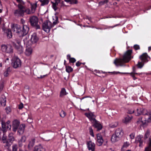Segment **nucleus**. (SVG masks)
<instances>
[{"label":"nucleus","mask_w":151,"mask_h":151,"mask_svg":"<svg viewBox=\"0 0 151 151\" xmlns=\"http://www.w3.org/2000/svg\"><path fill=\"white\" fill-rule=\"evenodd\" d=\"M12 65L14 68H17L21 67L22 61L17 56H14L12 60Z\"/></svg>","instance_id":"nucleus-3"},{"label":"nucleus","mask_w":151,"mask_h":151,"mask_svg":"<svg viewBox=\"0 0 151 151\" xmlns=\"http://www.w3.org/2000/svg\"><path fill=\"white\" fill-rule=\"evenodd\" d=\"M87 146L89 150L95 151V145L94 143L91 141H88L87 143Z\"/></svg>","instance_id":"nucleus-11"},{"label":"nucleus","mask_w":151,"mask_h":151,"mask_svg":"<svg viewBox=\"0 0 151 151\" xmlns=\"http://www.w3.org/2000/svg\"><path fill=\"white\" fill-rule=\"evenodd\" d=\"M35 143V139H32L29 142L28 146V148L30 150L34 146Z\"/></svg>","instance_id":"nucleus-26"},{"label":"nucleus","mask_w":151,"mask_h":151,"mask_svg":"<svg viewBox=\"0 0 151 151\" xmlns=\"http://www.w3.org/2000/svg\"><path fill=\"white\" fill-rule=\"evenodd\" d=\"M137 123L141 125L142 124H143L144 123L142 120V118L139 119V121H137Z\"/></svg>","instance_id":"nucleus-57"},{"label":"nucleus","mask_w":151,"mask_h":151,"mask_svg":"<svg viewBox=\"0 0 151 151\" xmlns=\"http://www.w3.org/2000/svg\"><path fill=\"white\" fill-rule=\"evenodd\" d=\"M12 30L14 32L17 33L20 37L27 35L29 31V28L26 25H23L22 28L17 24H13L12 26Z\"/></svg>","instance_id":"nucleus-1"},{"label":"nucleus","mask_w":151,"mask_h":151,"mask_svg":"<svg viewBox=\"0 0 151 151\" xmlns=\"http://www.w3.org/2000/svg\"><path fill=\"white\" fill-rule=\"evenodd\" d=\"M30 22L31 25L36 29H40V26L38 24V19L35 16H32L30 17Z\"/></svg>","instance_id":"nucleus-5"},{"label":"nucleus","mask_w":151,"mask_h":151,"mask_svg":"<svg viewBox=\"0 0 151 151\" xmlns=\"http://www.w3.org/2000/svg\"><path fill=\"white\" fill-rule=\"evenodd\" d=\"M9 140L10 142H12L14 140L13 134L11 133L9 135Z\"/></svg>","instance_id":"nucleus-31"},{"label":"nucleus","mask_w":151,"mask_h":151,"mask_svg":"<svg viewBox=\"0 0 151 151\" xmlns=\"http://www.w3.org/2000/svg\"><path fill=\"white\" fill-rule=\"evenodd\" d=\"M117 124L116 123L114 125H112V126H111V127H113V128L115 127H116L117 126Z\"/></svg>","instance_id":"nucleus-63"},{"label":"nucleus","mask_w":151,"mask_h":151,"mask_svg":"<svg viewBox=\"0 0 151 151\" xmlns=\"http://www.w3.org/2000/svg\"><path fill=\"white\" fill-rule=\"evenodd\" d=\"M67 59L69 60V59L71 58L70 55H68L67 56Z\"/></svg>","instance_id":"nucleus-62"},{"label":"nucleus","mask_w":151,"mask_h":151,"mask_svg":"<svg viewBox=\"0 0 151 151\" xmlns=\"http://www.w3.org/2000/svg\"><path fill=\"white\" fill-rule=\"evenodd\" d=\"M15 48L17 50L19 54L22 53L24 50V48L21 45H13Z\"/></svg>","instance_id":"nucleus-16"},{"label":"nucleus","mask_w":151,"mask_h":151,"mask_svg":"<svg viewBox=\"0 0 151 151\" xmlns=\"http://www.w3.org/2000/svg\"><path fill=\"white\" fill-rule=\"evenodd\" d=\"M132 52L131 50H127L124 54L122 59H116L114 61V63L116 66H122L124 63H127L131 60Z\"/></svg>","instance_id":"nucleus-2"},{"label":"nucleus","mask_w":151,"mask_h":151,"mask_svg":"<svg viewBox=\"0 0 151 151\" xmlns=\"http://www.w3.org/2000/svg\"><path fill=\"white\" fill-rule=\"evenodd\" d=\"M117 137L120 138L122 137L123 134V132L121 128H118L117 129L114 133Z\"/></svg>","instance_id":"nucleus-15"},{"label":"nucleus","mask_w":151,"mask_h":151,"mask_svg":"<svg viewBox=\"0 0 151 151\" xmlns=\"http://www.w3.org/2000/svg\"><path fill=\"white\" fill-rule=\"evenodd\" d=\"M61 0H55V2L57 3V4H58Z\"/></svg>","instance_id":"nucleus-64"},{"label":"nucleus","mask_w":151,"mask_h":151,"mask_svg":"<svg viewBox=\"0 0 151 151\" xmlns=\"http://www.w3.org/2000/svg\"><path fill=\"white\" fill-rule=\"evenodd\" d=\"M20 122L19 121L17 120H14L13 121L12 128L13 131L16 132L18 127L20 126Z\"/></svg>","instance_id":"nucleus-10"},{"label":"nucleus","mask_w":151,"mask_h":151,"mask_svg":"<svg viewBox=\"0 0 151 151\" xmlns=\"http://www.w3.org/2000/svg\"><path fill=\"white\" fill-rule=\"evenodd\" d=\"M31 11L32 12L34 13L37 7V4L36 3L31 4Z\"/></svg>","instance_id":"nucleus-30"},{"label":"nucleus","mask_w":151,"mask_h":151,"mask_svg":"<svg viewBox=\"0 0 151 151\" xmlns=\"http://www.w3.org/2000/svg\"><path fill=\"white\" fill-rule=\"evenodd\" d=\"M5 143L6 144L5 145V147H9L10 145L7 141H6V142H5Z\"/></svg>","instance_id":"nucleus-59"},{"label":"nucleus","mask_w":151,"mask_h":151,"mask_svg":"<svg viewBox=\"0 0 151 151\" xmlns=\"http://www.w3.org/2000/svg\"><path fill=\"white\" fill-rule=\"evenodd\" d=\"M7 140L6 139V136L4 134H3V137L2 139V142L4 143H5Z\"/></svg>","instance_id":"nucleus-48"},{"label":"nucleus","mask_w":151,"mask_h":151,"mask_svg":"<svg viewBox=\"0 0 151 151\" xmlns=\"http://www.w3.org/2000/svg\"><path fill=\"white\" fill-rule=\"evenodd\" d=\"M119 137L116 135L115 134H113L111 137V141L113 142H115L118 141Z\"/></svg>","instance_id":"nucleus-23"},{"label":"nucleus","mask_w":151,"mask_h":151,"mask_svg":"<svg viewBox=\"0 0 151 151\" xmlns=\"http://www.w3.org/2000/svg\"><path fill=\"white\" fill-rule=\"evenodd\" d=\"M45 147L41 145L36 146L35 147L33 151H45Z\"/></svg>","instance_id":"nucleus-14"},{"label":"nucleus","mask_w":151,"mask_h":151,"mask_svg":"<svg viewBox=\"0 0 151 151\" xmlns=\"http://www.w3.org/2000/svg\"><path fill=\"white\" fill-rule=\"evenodd\" d=\"M81 63L79 62V61L77 62L76 63V65L78 67L80 66L81 64Z\"/></svg>","instance_id":"nucleus-60"},{"label":"nucleus","mask_w":151,"mask_h":151,"mask_svg":"<svg viewBox=\"0 0 151 151\" xmlns=\"http://www.w3.org/2000/svg\"><path fill=\"white\" fill-rule=\"evenodd\" d=\"M66 115V113L63 110L60 113V115L62 117H64Z\"/></svg>","instance_id":"nucleus-45"},{"label":"nucleus","mask_w":151,"mask_h":151,"mask_svg":"<svg viewBox=\"0 0 151 151\" xmlns=\"http://www.w3.org/2000/svg\"><path fill=\"white\" fill-rule=\"evenodd\" d=\"M92 123L93 124V126L95 128H96L98 130H99L101 129L102 128V126L96 120H95V121L94 122H93Z\"/></svg>","instance_id":"nucleus-17"},{"label":"nucleus","mask_w":151,"mask_h":151,"mask_svg":"<svg viewBox=\"0 0 151 151\" xmlns=\"http://www.w3.org/2000/svg\"><path fill=\"white\" fill-rule=\"evenodd\" d=\"M148 58V56L147 54L146 53H143L142 55L140 56V59L142 61V62H147V59Z\"/></svg>","instance_id":"nucleus-20"},{"label":"nucleus","mask_w":151,"mask_h":151,"mask_svg":"<svg viewBox=\"0 0 151 151\" xmlns=\"http://www.w3.org/2000/svg\"><path fill=\"white\" fill-rule=\"evenodd\" d=\"M6 98L4 96H2L0 99V104L2 106H4L6 104Z\"/></svg>","instance_id":"nucleus-21"},{"label":"nucleus","mask_w":151,"mask_h":151,"mask_svg":"<svg viewBox=\"0 0 151 151\" xmlns=\"http://www.w3.org/2000/svg\"><path fill=\"white\" fill-rule=\"evenodd\" d=\"M129 74L130 75L132 76L134 80H135L137 78L135 77V74H138L140 75V74H143V73H137L135 72L134 70L133 72H132L131 73H129Z\"/></svg>","instance_id":"nucleus-28"},{"label":"nucleus","mask_w":151,"mask_h":151,"mask_svg":"<svg viewBox=\"0 0 151 151\" xmlns=\"http://www.w3.org/2000/svg\"><path fill=\"white\" fill-rule=\"evenodd\" d=\"M38 40V38L36 33H34L31 35L29 41V44L32 45L33 44L36 43Z\"/></svg>","instance_id":"nucleus-9"},{"label":"nucleus","mask_w":151,"mask_h":151,"mask_svg":"<svg viewBox=\"0 0 151 151\" xmlns=\"http://www.w3.org/2000/svg\"><path fill=\"white\" fill-rule=\"evenodd\" d=\"M26 140V137L25 136H22L20 140L19 141V146L20 147H21L22 146V143L23 142H24Z\"/></svg>","instance_id":"nucleus-29"},{"label":"nucleus","mask_w":151,"mask_h":151,"mask_svg":"<svg viewBox=\"0 0 151 151\" xmlns=\"http://www.w3.org/2000/svg\"><path fill=\"white\" fill-rule=\"evenodd\" d=\"M73 70V68L70 66H66V71L67 72L69 73Z\"/></svg>","instance_id":"nucleus-38"},{"label":"nucleus","mask_w":151,"mask_h":151,"mask_svg":"<svg viewBox=\"0 0 151 151\" xmlns=\"http://www.w3.org/2000/svg\"><path fill=\"white\" fill-rule=\"evenodd\" d=\"M145 122H149L151 121V112H149L145 116Z\"/></svg>","instance_id":"nucleus-22"},{"label":"nucleus","mask_w":151,"mask_h":151,"mask_svg":"<svg viewBox=\"0 0 151 151\" xmlns=\"http://www.w3.org/2000/svg\"><path fill=\"white\" fill-rule=\"evenodd\" d=\"M132 118V116H127L122 120V122L124 123L127 124L131 121Z\"/></svg>","instance_id":"nucleus-24"},{"label":"nucleus","mask_w":151,"mask_h":151,"mask_svg":"<svg viewBox=\"0 0 151 151\" xmlns=\"http://www.w3.org/2000/svg\"><path fill=\"white\" fill-rule=\"evenodd\" d=\"M17 145H14L12 146V151H17Z\"/></svg>","instance_id":"nucleus-51"},{"label":"nucleus","mask_w":151,"mask_h":151,"mask_svg":"<svg viewBox=\"0 0 151 151\" xmlns=\"http://www.w3.org/2000/svg\"><path fill=\"white\" fill-rule=\"evenodd\" d=\"M97 144L98 146L101 145L104 142L102 137L100 134H98L97 135Z\"/></svg>","instance_id":"nucleus-13"},{"label":"nucleus","mask_w":151,"mask_h":151,"mask_svg":"<svg viewBox=\"0 0 151 151\" xmlns=\"http://www.w3.org/2000/svg\"><path fill=\"white\" fill-rule=\"evenodd\" d=\"M4 87V83L2 81L0 82V90H1L3 89Z\"/></svg>","instance_id":"nucleus-56"},{"label":"nucleus","mask_w":151,"mask_h":151,"mask_svg":"<svg viewBox=\"0 0 151 151\" xmlns=\"http://www.w3.org/2000/svg\"><path fill=\"white\" fill-rule=\"evenodd\" d=\"M65 1L67 2H70L71 4H76L78 3L77 0H64Z\"/></svg>","instance_id":"nucleus-36"},{"label":"nucleus","mask_w":151,"mask_h":151,"mask_svg":"<svg viewBox=\"0 0 151 151\" xmlns=\"http://www.w3.org/2000/svg\"><path fill=\"white\" fill-rule=\"evenodd\" d=\"M27 38H25L23 40L24 44H26V48L25 52V54L27 56H29L32 52L33 49L29 44V42H27Z\"/></svg>","instance_id":"nucleus-4"},{"label":"nucleus","mask_w":151,"mask_h":151,"mask_svg":"<svg viewBox=\"0 0 151 151\" xmlns=\"http://www.w3.org/2000/svg\"><path fill=\"white\" fill-rule=\"evenodd\" d=\"M19 127L18 133L19 135H21L23 133L25 127V125L24 124H22Z\"/></svg>","instance_id":"nucleus-19"},{"label":"nucleus","mask_w":151,"mask_h":151,"mask_svg":"<svg viewBox=\"0 0 151 151\" xmlns=\"http://www.w3.org/2000/svg\"><path fill=\"white\" fill-rule=\"evenodd\" d=\"M108 2V0H104L102 1L99 2V4L101 5H103L107 3Z\"/></svg>","instance_id":"nucleus-47"},{"label":"nucleus","mask_w":151,"mask_h":151,"mask_svg":"<svg viewBox=\"0 0 151 151\" xmlns=\"http://www.w3.org/2000/svg\"><path fill=\"white\" fill-rule=\"evenodd\" d=\"M49 0H40V1L41 2V6H44L47 5L49 2Z\"/></svg>","instance_id":"nucleus-34"},{"label":"nucleus","mask_w":151,"mask_h":151,"mask_svg":"<svg viewBox=\"0 0 151 151\" xmlns=\"http://www.w3.org/2000/svg\"><path fill=\"white\" fill-rule=\"evenodd\" d=\"M129 145V142H125L123 145L124 147H127Z\"/></svg>","instance_id":"nucleus-54"},{"label":"nucleus","mask_w":151,"mask_h":151,"mask_svg":"<svg viewBox=\"0 0 151 151\" xmlns=\"http://www.w3.org/2000/svg\"><path fill=\"white\" fill-rule=\"evenodd\" d=\"M10 68H8L4 73V76L7 77L9 74V72L10 71Z\"/></svg>","instance_id":"nucleus-44"},{"label":"nucleus","mask_w":151,"mask_h":151,"mask_svg":"<svg viewBox=\"0 0 151 151\" xmlns=\"http://www.w3.org/2000/svg\"><path fill=\"white\" fill-rule=\"evenodd\" d=\"M58 4H57L56 2L52 3V6L53 8L54 9L55 11H56L57 9V6L58 5Z\"/></svg>","instance_id":"nucleus-46"},{"label":"nucleus","mask_w":151,"mask_h":151,"mask_svg":"<svg viewBox=\"0 0 151 151\" xmlns=\"http://www.w3.org/2000/svg\"><path fill=\"white\" fill-rule=\"evenodd\" d=\"M67 94V93L66 92L65 89L64 88H62L60 92V97H63Z\"/></svg>","instance_id":"nucleus-25"},{"label":"nucleus","mask_w":151,"mask_h":151,"mask_svg":"<svg viewBox=\"0 0 151 151\" xmlns=\"http://www.w3.org/2000/svg\"><path fill=\"white\" fill-rule=\"evenodd\" d=\"M21 41L20 40H16L14 42L13 44V45H20L21 44Z\"/></svg>","instance_id":"nucleus-43"},{"label":"nucleus","mask_w":151,"mask_h":151,"mask_svg":"<svg viewBox=\"0 0 151 151\" xmlns=\"http://www.w3.org/2000/svg\"><path fill=\"white\" fill-rule=\"evenodd\" d=\"M19 9L15 10L14 14V15L17 16H23L24 15V6L20 4H19L18 5Z\"/></svg>","instance_id":"nucleus-7"},{"label":"nucleus","mask_w":151,"mask_h":151,"mask_svg":"<svg viewBox=\"0 0 151 151\" xmlns=\"http://www.w3.org/2000/svg\"><path fill=\"white\" fill-rule=\"evenodd\" d=\"M53 27L52 22L50 21L45 22L42 24V28L44 31L47 32H50V29Z\"/></svg>","instance_id":"nucleus-6"},{"label":"nucleus","mask_w":151,"mask_h":151,"mask_svg":"<svg viewBox=\"0 0 151 151\" xmlns=\"http://www.w3.org/2000/svg\"><path fill=\"white\" fill-rule=\"evenodd\" d=\"M130 138L132 139L134 138L135 137V134L134 133H132L129 135Z\"/></svg>","instance_id":"nucleus-53"},{"label":"nucleus","mask_w":151,"mask_h":151,"mask_svg":"<svg viewBox=\"0 0 151 151\" xmlns=\"http://www.w3.org/2000/svg\"><path fill=\"white\" fill-rule=\"evenodd\" d=\"M134 110H130L129 111L128 113L129 114H131L134 113Z\"/></svg>","instance_id":"nucleus-61"},{"label":"nucleus","mask_w":151,"mask_h":151,"mask_svg":"<svg viewBox=\"0 0 151 151\" xmlns=\"http://www.w3.org/2000/svg\"><path fill=\"white\" fill-rule=\"evenodd\" d=\"M6 111L7 114H9L11 111V109L10 107H7L5 109Z\"/></svg>","instance_id":"nucleus-50"},{"label":"nucleus","mask_w":151,"mask_h":151,"mask_svg":"<svg viewBox=\"0 0 151 151\" xmlns=\"http://www.w3.org/2000/svg\"><path fill=\"white\" fill-rule=\"evenodd\" d=\"M141 110V108H138L135 111V114L136 116H139L142 114Z\"/></svg>","instance_id":"nucleus-33"},{"label":"nucleus","mask_w":151,"mask_h":151,"mask_svg":"<svg viewBox=\"0 0 151 151\" xmlns=\"http://www.w3.org/2000/svg\"><path fill=\"white\" fill-rule=\"evenodd\" d=\"M134 48L136 50H139L140 49L139 45H134Z\"/></svg>","instance_id":"nucleus-55"},{"label":"nucleus","mask_w":151,"mask_h":151,"mask_svg":"<svg viewBox=\"0 0 151 151\" xmlns=\"http://www.w3.org/2000/svg\"><path fill=\"white\" fill-rule=\"evenodd\" d=\"M69 62L71 63H74L75 62L76 60L74 58H71L69 59Z\"/></svg>","instance_id":"nucleus-52"},{"label":"nucleus","mask_w":151,"mask_h":151,"mask_svg":"<svg viewBox=\"0 0 151 151\" xmlns=\"http://www.w3.org/2000/svg\"><path fill=\"white\" fill-rule=\"evenodd\" d=\"M144 62H142H142H139L137 64V66L138 67V68H142L143 65H144Z\"/></svg>","instance_id":"nucleus-42"},{"label":"nucleus","mask_w":151,"mask_h":151,"mask_svg":"<svg viewBox=\"0 0 151 151\" xmlns=\"http://www.w3.org/2000/svg\"><path fill=\"white\" fill-rule=\"evenodd\" d=\"M85 115L88 117L89 120L92 122H94L96 120L95 119V116L93 114L92 112H89L85 113Z\"/></svg>","instance_id":"nucleus-12"},{"label":"nucleus","mask_w":151,"mask_h":151,"mask_svg":"<svg viewBox=\"0 0 151 151\" xmlns=\"http://www.w3.org/2000/svg\"><path fill=\"white\" fill-rule=\"evenodd\" d=\"M89 133L93 137H94V135L93 134V131L91 127L89 128Z\"/></svg>","instance_id":"nucleus-49"},{"label":"nucleus","mask_w":151,"mask_h":151,"mask_svg":"<svg viewBox=\"0 0 151 151\" xmlns=\"http://www.w3.org/2000/svg\"><path fill=\"white\" fill-rule=\"evenodd\" d=\"M143 136L142 135H139L136 138V141L137 143L139 142V146H142L143 143V141L141 139L143 138Z\"/></svg>","instance_id":"nucleus-18"},{"label":"nucleus","mask_w":151,"mask_h":151,"mask_svg":"<svg viewBox=\"0 0 151 151\" xmlns=\"http://www.w3.org/2000/svg\"><path fill=\"white\" fill-rule=\"evenodd\" d=\"M24 13L25 12L27 14H31L33 13L32 12L31 10H30L29 9H25L24 6Z\"/></svg>","instance_id":"nucleus-39"},{"label":"nucleus","mask_w":151,"mask_h":151,"mask_svg":"<svg viewBox=\"0 0 151 151\" xmlns=\"http://www.w3.org/2000/svg\"><path fill=\"white\" fill-rule=\"evenodd\" d=\"M10 121L8 120L6 123L2 119L1 124L2 130L4 133L6 132L7 130H10L11 128V126L10 124Z\"/></svg>","instance_id":"nucleus-8"},{"label":"nucleus","mask_w":151,"mask_h":151,"mask_svg":"<svg viewBox=\"0 0 151 151\" xmlns=\"http://www.w3.org/2000/svg\"><path fill=\"white\" fill-rule=\"evenodd\" d=\"M13 52V49L12 47L9 45H7L6 51L5 52L7 53H11Z\"/></svg>","instance_id":"nucleus-27"},{"label":"nucleus","mask_w":151,"mask_h":151,"mask_svg":"<svg viewBox=\"0 0 151 151\" xmlns=\"http://www.w3.org/2000/svg\"><path fill=\"white\" fill-rule=\"evenodd\" d=\"M55 20L53 22V23L52 24V25L53 27L55 25H56L58 23V18L57 16H55V19L53 18V20Z\"/></svg>","instance_id":"nucleus-37"},{"label":"nucleus","mask_w":151,"mask_h":151,"mask_svg":"<svg viewBox=\"0 0 151 151\" xmlns=\"http://www.w3.org/2000/svg\"><path fill=\"white\" fill-rule=\"evenodd\" d=\"M141 112H142V114L145 115V116L149 112L145 109L143 108H141Z\"/></svg>","instance_id":"nucleus-40"},{"label":"nucleus","mask_w":151,"mask_h":151,"mask_svg":"<svg viewBox=\"0 0 151 151\" xmlns=\"http://www.w3.org/2000/svg\"><path fill=\"white\" fill-rule=\"evenodd\" d=\"M7 45L2 44L1 45V50L2 52H5L7 47Z\"/></svg>","instance_id":"nucleus-32"},{"label":"nucleus","mask_w":151,"mask_h":151,"mask_svg":"<svg viewBox=\"0 0 151 151\" xmlns=\"http://www.w3.org/2000/svg\"><path fill=\"white\" fill-rule=\"evenodd\" d=\"M6 34L8 38H10L12 37V34L11 31L10 29H8L7 32Z\"/></svg>","instance_id":"nucleus-35"},{"label":"nucleus","mask_w":151,"mask_h":151,"mask_svg":"<svg viewBox=\"0 0 151 151\" xmlns=\"http://www.w3.org/2000/svg\"><path fill=\"white\" fill-rule=\"evenodd\" d=\"M144 151H151V139L150 140L149 147H146Z\"/></svg>","instance_id":"nucleus-41"},{"label":"nucleus","mask_w":151,"mask_h":151,"mask_svg":"<svg viewBox=\"0 0 151 151\" xmlns=\"http://www.w3.org/2000/svg\"><path fill=\"white\" fill-rule=\"evenodd\" d=\"M23 107V105L22 103H21L19 105V109H22Z\"/></svg>","instance_id":"nucleus-58"}]
</instances>
